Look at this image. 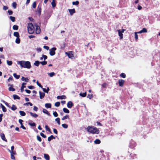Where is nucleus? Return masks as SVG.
<instances>
[{
  "instance_id": "f257e3e1",
  "label": "nucleus",
  "mask_w": 160,
  "mask_h": 160,
  "mask_svg": "<svg viewBox=\"0 0 160 160\" xmlns=\"http://www.w3.org/2000/svg\"><path fill=\"white\" fill-rule=\"evenodd\" d=\"M18 64H19L21 67L28 69H29L31 67L30 62L28 61H21L18 62Z\"/></svg>"
},
{
  "instance_id": "f03ea898",
  "label": "nucleus",
  "mask_w": 160,
  "mask_h": 160,
  "mask_svg": "<svg viewBox=\"0 0 160 160\" xmlns=\"http://www.w3.org/2000/svg\"><path fill=\"white\" fill-rule=\"evenodd\" d=\"M87 129L88 132L92 134H98L99 132V130L93 126H88Z\"/></svg>"
},
{
  "instance_id": "7ed1b4c3",
  "label": "nucleus",
  "mask_w": 160,
  "mask_h": 160,
  "mask_svg": "<svg viewBox=\"0 0 160 160\" xmlns=\"http://www.w3.org/2000/svg\"><path fill=\"white\" fill-rule=\"evenodd\" d=\"M27 28L28 32L30 34L33 33L34 32V27L32 23H29L28 24Z\"/></svg>"
},
{
  "instance_id": "20e7f679",
  "label": "nucleus",
  "mask_w": 160,
  "mask_h": 160,
  "mask_svg": "<svg viewBox=\"0 0 160 160\" xmlns=\"http://www.w3.org/2000/svg\"><path fill=\"white\" fill-rule=\"evenodd\" d=\"M34 26L36 27L35 32L37 34H39L41 32V29L40 27L37 25V23H35L34 24Z\"/></svg>"
},
{
  "instance_id": "39448f33",
  "label": "nucleus",
  "mask_w": 160,
  "mask_h": 160,
  "mask_svg": "<svg viewBox=\"0 0 160 160\" xmlns=\"http://www.w3.org/2000/svg\"><path fill=\"white\" fill-rule=\"evenodd\" d=\"M57 48H56L54 47L52 48L49 50V54L51 56H53L55 55L56 52L55 51L56 50Z\"/></svg>"
},
{
  "instance_id": "423d86ee",
  "label": "nucleus",
  "mask_w": 160,
  "mask_h": 160,
  "mask_svg": "<svg viewBox=\"0 0 160 160\" xmlns=\"http://www.w3.org/2000/svg\"><path fill=\"white\" fill-rule=\"evenodd\" d=\"M65 54L68 56L69 58H72L74 57L73 52L72 51L66 52Z\"/></svg>"
},
{
  "instance_id": "0eeeda50",
  "label": "nucleus",
  "mask_w": 160,
  "mask_h": 160,
  "mask_svg": "<svg viewBox=\"0 0 160 160\" xmlns=\"http://www.w3.org/2000/svg\"><path fill=\"white\" fill-rule=\"evenodd\" d=\"M42 5L41 4H39L38 5L37 8V12H38V14L40 15L41 14V8Z\"/></svg>"
},
{
  "instance_id": "6e6552de",
  "label": "nucleus",
  "mask_w": 160,
  "mask_h": 160,
  "mask_svg": "<svg viewBox=\"0 0 160 160\" xmlns=\"http://www.w3.org/2000/svg\"><path fill=\"white\" fill-rule=\"evenodd\" d=\"M124 82L125 81L124 80L122 79H119L118 80V83L119 86L121 87H122L123 86V84Z\"/></svg>"
},
{
  "instance_id": "1a4fd4ad",
  "label": "nucleus",
  "mask_w": 160,
  "mask_h": 160,
  "mask_svg": "<svg viewBox=\"0 0 160 160\" xmlns=\"http://www.w3.org/2000/svg\"><path fill=\"white\" fill-rule=\"evenodd\" d=\"M0 136L2 139L5 142H7V140L6 139L5 135L3 133H1Z\"/></svg>"
},
{
  "instance_id": "9d476101",
  "label": "nucleus",
  "mask_w": 160,
  "mask_h": 160,
  "mask_svg": "<svg viewBox=\"0 0 160 160\" xmlns=\"http://www.w3.org/2000/svg\"><path fill=\"white\" fill-rule=\"evenodd\" d=\"M117 31L118 32V35L120 37V39H122L123 38V34L121 32V30H118Z\"/></svg>"
},
{
  "instance_id": "9b49d317",
  "label": "nucleus",
  "mask_w": 160,
  "mask_h": 160,
  "mask_svg": "<svg viewBox=\"0 0 160 160\" xmlns=\"http://www.w3.org/2000/svg\"><path fill=\"white\" fill-rule=\"evenodd\" d=\"M69 12L70 15H72L75 12V9H70L68 10Z\"/></svg>"
},
{
  "instance_id": "f8f14e48",
  "label": "nucleus",
  "mask_w": 160,
  "mask_h": 160,
  "mask_svg": "<svg viewBox=\"0 0 160 160\" xmlns=\"http://www.w3.org/2000/svg\"><path fill=\"white\" fill-rule=\"evenodd\" d=\"M9 86H10L8 88V90L9 91H15V89L14 88H12V87H13V85L10 84H9L8 85Z\"/></svg>"
},
{
  "instance_id": "ddd939ff",
  "label": "nucleus",
  "mask_w": 160,
  "mask_h": 160,
  "mask_svg": "<svg viewBox=\"0 0 160 160\" xmlns=\"http://www.w3.org/2000/svg\"><path fill=\"white\" fill-rule=\"evenodd\" d=\"M73 106L72 103L71 101H69L67 103V107L69 108H71Z\"/></svg>"
},
{
  "instance_id": "4468645a",
  "label": "nucleus",
  "mask_w": 160,
  "mask_h": 160,
  "mask_svg": "<svg viewBox=\"0 0 160 160\" xmlns=\"http://www.w3.org/2000/svg\"><path fill=\"white\" fill-rule=\"evenodd\" d=\"M40 98V99L43 98L45 96V93L44 92H42L40 91L39 92Z\"/></svg>"
},
{
  "instance_id": "2eb2a0df",
  "label": "nucleus",
  "mask_w": 160,
  "mask_h": 160,
  "mask_svg": "<svg viewBox=\"0 0 160 160\" xmlns=\"http://www.w3.org/2000/svg\"><path fill=\"white\" fill-rule=\"evenodd\" d=\"M147 30L145 28H143L142 30L139 31L138 33H141L143 32H147Z\"/></svg>"
},
{
  "instance_id": "dca6fc26",
  "label": "nucleus",
  "mask_w": 160,
  "mask_h": 160,
  "mask_svg": "<svg viewBox=\"0 0 160 160\" xmlns=\"http://www.w3.org/2000/svg\"><path fill=\"white\" fill-rule=\"evenodd\" d=\"M66 98V97L64 95H62L61 96H58L57 97V98L58 99H65Z\"/></svg>"
},
{
  "instance_id": "f3484780",
  "label": "nucleus",
  "mask_w": 160,
  "mask_h": 160,
  "mask_svg": "<svg viewBox=\"0 0 160 160\" xmlns=\"http://www.w3.org/2000/svg\"><path fill=\"white\" fill-rule=\"evenodd\" d=\"M44 158L46 160H49L50 157L48 154H44Z\"/></svg>"
},
{
  "instance_id": "a211bd4d",
  "label": "nucleus",
  "mask_w": 160,
  "mask_h": 160,
  "mask_svg": "<svg viewBox=\"0 0 160 160\" xmlns=\"http://www.w3.org/2000/svg\"><path fill=\"white\" fill-rule=\"evenodd\" d=\"M0 105L1 106L3 111L4 112H6L7 109L6 108L2 103H1Z\"/></svg>"
},
{
  "instance_id": "6ab92c4d",
  "label": "nucleus",
  "mask_w": 160,
  "mask_h": 160,
  "mask_svg": "<svg viewBox=\"0 0 160 160\" xmlns=\"http://www.w3.org/2000/svg\"><path fill=\"white\" fill-rule=\"evenodd\" d=\"M29 113L32 116L35 118L37 117L38 116V115L37 114L35 113H33L32 112H30Z\"/></svg>"
},
{
  "instance_id": "aec40b11",
  "label": "nucleus",
  "mask_w": 160,
  "mask_h": 160,
  "mask_svg": "<svg viewBox=\"0 0 160 160\" xmlns=\"http://www.w3.org/2000/svg\"><path fill=\"white\" fill-rule=\"evenodd\" d=\"M55 138L53 135H52L50 137H49L48 138V141H50L51 140L53 139H55Z\"/></svg>"
},
{
  "instance_id": "412c9836",
  "label": "nucleus",
  "mask_w": 160,
  "mask_h": 160,
  "mask_svg": "<svg viewBox=\"0 0 160 160\" xmlns=\"http://www.w3.org/2000/svg\"><path fill=\"white\" fill-rule=\"evenodd\" d=\"M13 35L17 38L19 37V34L18 32H14L13 33Z\"/></svg>"
},
{
  "instance_id": "4be33fe9",
  "label": "nucleus",
  "mask_w": 160,
  "mask_h": 160,
  "mask_svg": "<svg viewBox=\"0 0 160 160\" xmlns=\"http://www.w3.org/2000/svg\"><path fill=\"white\" fill-rule=\"evenodd\" d=\"M8 151L10 152L11 154L12 155H16V151H10L9 149H8Z\"/></svg>"
},
{
  "instance_id": "5701e85b",
  "label": "nucleus",
  "mask_w": 160,
  "mask_h": 160,
  "mask_svg": "<svg viewBox=\"0 0 160 160\" xmlns=\"http://www.w3.org/2000/svg\"><path fill=\"white\" fill-rule=\"evenodd\" d=\"M45 107L47 108H51V104L50 103H46L45 104Z\"/></svg>"
},
{
  "instance_id": "b1692460",
  "label": "nucleus",
  "mask_w": 160,
  "mask_h": 160,
  "mask_svg": "<svg viewBox=\"0 0 160 160\" xmlns=\"http://www.w3.org/2000/svg\"><path fill=\"white\" fill-rule=\"evenodd\" d=\"M20 115L22 116H25L26 115L25 113L23 111H20L19 112Z\"/></svg>"
},
{
  "instance_id": "393cba45",
  "label": "nucleus",
  "mask_w": 160,
  "mask_h": 160,
  "mask_svg": "<svg viewBox=\"0 0 160 160\" xmlns=\"http://www.w3.org/2000/svg\"><path fill=\"white\" fill-rule=\"evenodd\" d=\"M21 80L23 81H24L25 82H28V78H25L23 77H22L21 78Z\"/></svg>"
},
{
  "instance_id": "a878e982",
  "label": "nucleus",
  "mask_w": 160,
  "mask_h": 160,
  "mask_svg": "<svg viewBox=\"0 0 160 160\" xmlns=\"http://www.w3.org/2000/svg\"><path fill=\"white\" fill-rule=\"evenodd\" d=\"M51 4L52 7L54 8L56 6V4L55 3V0H52V2L51 3Z\"/></svg>"
},
{
  "instance_id": "bb28decb",
  "label": "nucleus",
  "mask_w": 160,
  "mask_h": 160,
  "mask_svg": "<svg viewBox=\"0 0 160 160\" xmlns=\"http://www.w3.org/2000/svg\"><path fill=\"white\" fill-rule=\"evenodd\" d=\"M13 98L14 99H20V98L18 95L16 94H14L13 95Z\"/></svg>"
},
{
  "instance_id": "cd10ccee",
  "label": "nucleus",
  "mask_w": 160,
  "mask_h": 160,
  "mask_svg": "<svg viewBox=\"0 0 160 160\" xmlns=\"http://www.w3.org/2000/svg\"><path fill=\"white\" fill-rule=\"evenodd\" d=\"M9 18L12 22H15V17L11 16L9 17Z\"/></svg>"
},
{
  "instance_id": "c85d7f7f",
  "label": "nucleus",
  "mask_w": 160,
  "mask_h": 160,
  "mask_svg": "<svg viewBox=\"0 0 160 160\" xmlns=\"http://www.w3.org/2000/svg\"><path fill=\"white\" fill-rule=\"evenodd\" d=\"M15 42L18 44H19L20 42V39L19 38V37L17 38Z\"/></svg>"
},
{
  "instance_id": "c756f323",
  "label": "nucleus",
  "mask_w": 160,
  "mask_h": 160,
  "mask_svg": "<svg viewBox=\"0 0 160 160\" xmlns=\"http://www.w3.org/2000/svg\"><path fill=\"white\" fill-rule=\"evenodd\" d=\"M42 88L43 90V91L47 93H48V91L49 90V89L48 88H47V89H46V88Z\"/></svg>"
},
{
  "instance_id": "7c9ffc66",
  "label": "nucleus",
  "mask_w": 160,
  "mask_h": 160,
  "mask_svg": "<svg viewBox=\"0 0 160 160\" xmlns=\"http://www.w3.org/2000/svg\"><path fill=\"white\" fill-rule=\"evenodd\" d=\"M12 28L14 30H17L18 29V26L17 25H14L13 26Z\"/></svg>"
},
{
  "instance_id": "2f4dec72",
  "label": "nucleus",
  "mask_w": 160,
  "mask_h": 160,
  "mask_svg": "<svg viewBox=\"0 0 160 160\" xmlns=\"http://www.w3.org/2000/svg\"><path fill=\"white\" fill-rule=\"evenodd\" d=\"M42 112L43 113L46 114L48 115H49V113L48 111L45 109H43L42 110Z\"/></svg>"
},
{
  "instance_id": "473e14b6",
  "label": "nucleus",
  "mask_w": 160,
  "mask_h": 160,
  "mask_svg": "<svg viewBox=\"0 0 160 160\" xmlns=\"http://www.w3.org/2000/svg\"><path fill=\"white\" fill-rule=\"evenodd\" d=\"M40 63V62L38 61H36L34 63V65L37 66H38Z\"/></svg>"
},
{
  "instance_id": "72a5a7b5",
  "label": "nucleus",
  "mask_w": 160,
  "mask_h": 160,
  "mask_svg": "<svg viewBox=\"0 0 160 160\" xmlns=\"http://www.w3.org/2000/svg\"><path fill=\"white\" fill-rule=\"evenodd\" d=\"M63 111L65 113H69V110L66 108H64L63 109Z\"/></svg>"
},
{
  "instance_id": "f704fd0d",
  "label": "nucleus",
  "mask_w": 160,
  "mask_h": 160,
  "mask_svg": "<svg viewBox=\"0 0 160 160\" xmlns=\"http://www.w3.org/2000/svg\"><path fill=\"white\" fill-rule=\"evenodd\" d=\"M69 117L68 115H66L65 116L63 117L62 118V120H64L67 119H69Z\"/></svg>"
},
{
  "instance_id": "c9c22d12",
  "label": "nucleus",
  "mask_w": 160,
  "mask_h": 160,
  "mask_svg": "<svg viewBox=\"0 0 160 160\" xmlns=\"http://www.w3.org/2000/svg\"><path fill=\"white\" fill-rule=\"evenodd\" d=\"M79 95L83 97H85L86 95V92H84V93H80V94H79Z\"/></svg>"
},
{
  "instance_id": "e433bc0d",
  "label": "nucleus",
  "mask_w": 160,
  "mask_h": 160,
  "mask_svg": "<svg viewBox=\"0 0 160 160\" xmlns=\"http://www.w3.org/2000/svg\"><path fill=\"white\" fill-rule=\"evenodd\" d=\"M94 142L96 144H99L101 142L100 140L98 139H96L94 141Z\"/></svg>"
},
{
  "instance_id": "4c0bfd02",
  "label": "nucleus",
  "mask_w": 160,
  "mask_h": 160,
  "mask_svg": "<svg viewBox=\"0 0 160 160\" xmlns=\"http://www.w3.org/2000/svg\"><path fill=\"white\" fill-rule=\"evenodd\" d=\"M79 3V2L78 1H77L76 2H72V4L73 5H78Z\"/></svg>"
},
{
  "instance_id": "58836bf2",
  "label": "nucleus",
  "mask_w": 160,
  "mask_h": 160,
  "mask_svg": "<svg viewBox=\"0 0 160 160\" xmlns=\"http://www.w3.org/2000/svg\"><path fill=\"white\" fill-rule=\"evenodd\" d=\"M11 108L12 110L14 111L17 109V108L14 105H12Z\"/></svg>"
},
{
  "instance_id": "ea45409f",
  "label": "nucleus",
  "mask_w": 160,
  "mask_h": 160,
  "mask_svg": "<svg viewBox=\"0 0 160 160\" xmlns=\"http://www.w3.org/2000/svg\"><path fill=\"white\" fill-rule=\"evenodd\" d=\"M55 120V121L57 122L58 124L59 125H60V118H56Z\"/></svg>"
},
{
  "instance_id": "a19ab883",
  "label": "nucleus",
  "mask_w": 160,
  "mask_h": 160,
  "mask_svg": "<svg viewBox=\"0 0 160 160\" xmlns=\"http://www.w3.org/2000/svg\"><path fill=\"white\" fill-rule=\"evenodd\" d=\"M14 77L17 79H18L20 78V75H17L16 73H14L13 74Z\"/></svg>"
},
{
  "instance_id": "79ce46f5",
  "label": "nucleus",
  "mask_w": 160,
  "mask_h": 160,
  "mask_svg": "<svg viewBox=\"0 0 160 160\" xmlns=\"http://www.w3.org/2000/svg\"><path fill=\"white\" fill-rule=\"evenodd\" d=\"M62 126L64 128H67L68 127V125L66 124H63Z\"/></svg>"
},
{
  "instance_id": "37998d69",
  "label": "nucleus",
  "mask_w": 160,
  "mask_h": 160,
  "mask_svg": "<svg viewBox=\"0 0 160 160\" xmlns=\"http://www.w3.org/2000/svg\"><path fill=\"white\" fill-rule=\"evenodd\" d=\"M17 3L16 2H14L12 3V6L15 9L17 7Z\"/></svg>"
},
{
  "instance_id": "c03bdc74",
  "label": "nucleus",
  "mask_w": 160,
  "mask_h": 160,
  "mask_svg": "<svg viewBox=\"0 0 160 160\" xmlns=\"http://www.w3.org/2000/svg\"><path fill=\"white\" fill-rule=\"evenodd\" d=\"M47 62L46 61H44L42 62H40V63L42 64V65H45L47 64Z\"/></svg>"
},
{
  "instance_id": "a18cd8bd",
  "label": "nucleus",
  "mask_w": 160,
  "mask_h": 160,
  "mask_svg": "<svg viewBox=\"0 0 160 160\" xmlns=\"http://www.w3.org/2000/svg\"><path fill=\"white\" fill-rule=\"evenodd\" d=\"M7 64L8 65L10 66V65H11L12 64V62L11 61L7 60Z\"/></svg>"
},
{
  "instance_id": "49530a36",
  "label": "nucleus",
  "mask_w": 160,
  "mask_h": 160,
  "mask_svg": "<svg viewBox=\"0 0 160 160\" xmlns=\"http://www.w3.org/2000/svg\"><path fill=\"white\" fill-rule=\"evenodd\" d=\"M48 74L50 77H52L54 75H55V73L54 72H52L51 73H48Z\"/></svg>"
},
{
  "instance_id": "de8ad7c7",
  "label": "nucleus",
  "mask_w": 160,
  "mask_h": 160,
  "mask_svg": "<svg viewBox=\"0 0 160 160\" xmlns=\"http://www.w3.org/2000/svg\"><path fill=\"white\" fill-rule=\"evenodd\" d=\"M36 2H33L32 5V8H36Z\"/></svg>"
},
{
  "instance_id": "09e8293b",
  "label": "nucleus",
  "mask_w": 160,
  "mask_h": 160,
  "mask_svg": "<svg viewBox=\"0 0 160 160\" xmlns=\"http://www.w3.org/2000/svg\"><path fill=\"white\" fill-rule=\"evenodd\" d=\"M87 97L89 99H91L92 97V94H89L88 95Z\"/></svg>"
},
{
  "instance_id": "8fccbe9b",
  "label": "nucleus",
  "mask_w": 160,
  "mask_h": 160,
  "mask_svg": "<svg viewBox=\"0 0 160 160\" xmlns=\"http://www.w3.org/2000/svg\"><path fill=\"white\" fill-rule=\"evenodd\" d=\"M29 105L30 106H32V104L30 102H27L24 104V105H26V106H28Z\"/></svg>"
},
{
  "instance_id": "3c124183",
  "label": "nucleus",
  "mask_w": 160,
  "mask_h": 160,
  "mask_svg": "<svg viewBox=\"0 0 160 160\" xmlns=\"http://www.w3.org/2000/svg\"><path fill=\"white\" fill-rule=\"evenodd\" d=\"M37 140L39 142H41L42 141V139L41 137L38 135L37 136Z\"/></svg>"
},
{
  "instance_id": "603ef678",
  "label": "nucleus",
  "mask_w": 160,
  "mask_h": 160,
  "mask_svg": "<svg viewBox=\"0 0 160 160\" xmlns=\"http://www.w3.org/2000/svg\"><path fill=\"white\" fill-rule=\"evenodd\" d=\"M120 76L123 78H125L126 77V75L125 73H122L120 75Z\"/></svg>"
},
{
  "instance_id": "864d4df0",
  "label": "nucleus",
  "mask_w": 160,
  "mask_h": 160,
  "mask_svg": "<svg viewBox=\"0 0 160 160\" xmlns=\"http://www.w3.org/2000/svg\"><path fill=\"white\" fill-rule=\"evenodd\" d=\"M60 105V103L59 102H57L55 103V106L56 107H59Z\"/></svg>"
},
{
  "instance_id": "5fc2aeb1",
  "label": "nucleus",
  "mask_w": 160,
  "mask_h": 160,
  "mask_svg": "<svg viewBox=\"0 0 160 160\" xmlns=\"http://www.w3.org/2000/svg\"><path fill=\"white\" fill-rule=\"evenodd\" d=\"M53 114L55 117H57L58 116V114L55 111L53 113Z\"/></svg>"
},
{
  "instance_id": "6e6d98bb",
  "label": "nucleus",
  "mask_w": 160,
  "mask_h": 160,
  "mask_svg": "<svg viewBox=\"0 0 160 160\" xmlns=\"http://www.w3.org/2000/svg\"><path fill=\"white\" fill-rule=\"evenodd\" d=\"M138 36L137 34V33L135 32V39L136 40H138Z\"/></svg>"
},
{
  "instance_id": "4d7b16f0",
  "label": "nucleus",
  "mask_w": 160,
  "mask_h": 160,
  "mask_svg": "<svg viewBox=\"0 0 160 160\" xmlns=\"http://www.w3.org/2000/svg\"><path fill=\"white\" fill-rule=\"evenodd\" d=\"M40 135L43 138H46V136L42 132L40 133Z\"/></svg>"
},
{
  "instance_id": "13d9d810",
  "label": "nucleus",
  "mask_w": 160,
  "mask_h": 160,
  "mask_svg": "<svg viewBox=\"0 0 160 160\" xmlns=\"http://www.w3.org/2000/svg\"><path fill=\"white\" fill-rule=\"evenodd\" d=\"M45 128L46 130H47L49 132L50 131V129L48 126L46 125L45 126Z\"/></svg>"
},
{
  "instance_id": "bf43d9fd",
  "label": "nucleus",
  "mask_w": 160,
  "mask_h": 160,
  "mask_svg": "<svg viewBox=\"0 0 160 160\" xmlns=\"http://www.w3.org/2000/svg\"><path fill=\"white\" fill-rule=\"evenodd\" d=\"M33 110L35 111H37L38 110V108L36 106H34L33 107Z\"/></svg>"
},
{
  "instance_id": "052dcab7",
  "label": "nucleus",
  "mask_w": 160,
  "mask_h": 160,
  "mask_svg": "<svg viewBox=\"0 0 160 160\" xmlns=\"http://www.w3.org/2000/svg\"><path fill=\"white\" fill-rule=\"evenodd\" d=\"M11 158L12 159L15 160V159L14 155H12V154H11Z\"/></svg>"
},
{
  "instance_id": "680f3d73",
  "label": "nucleus",
  "mask_w": 160,
  "mask_h": 160,
  "mask_svg": "<svg viewBox=\"0 0 160 160\" xmlns=\"http://www.w3.org/2000/svg\"><path fill=\"white\" fill-rule=\"evenodd\" d=\"M29 124L30 126H32V127L35 126H36V124L35 123H34V122L32 123H29Z\"/></svg>"
},
{
  "instance_id": "e2e57ef3",
  "label": "nucleus",
  "mask_w": 160,
  "mask_h": 160,
  "mask_svg": "<svg viewBox=\"0 0 160 160\" xmlns=\"http://www.w3.org/2000/svg\"><path fill=\"white\" fill-rule=\"evenodd\" d=\"M37 84L39 87H40V88H42V86L41 85V84L39 83L38 82V81H37Z\"/></svg>"
},
{
  "instance_id": "0e129e2a",
  "label": "nucleus",
  "mask_w": 160,
  "mask_h": 160,
  "mask_svg": "<svg viewBox=\"0 0 160 160\" xmlns=\"http://www.w3.org/2000/svg\"><path fill=\"white\" fill-rule=\"evenodd\" d=\"M43 48L47 50H48L49 48L48 46H43Z\"/></svg>"
},
{
  "instance_id": "69168bd1",
  "label": "nucleus",
  "mask_w": 160,
  "mask_h": 160,
  "mask_svg": "<svg viewBox=\"0 0 160 160\" xmlns=\"http://www.w3.org/2000/svg\"><path fill=\"white\" fill-rule=\"evenodd\" d=\"M8 14L9 15H12V13H13V12L11 10H9L8 11Z\"/></svg>"
},
{
  "instance_id": "338daca9",
  "label": "nucleus",
  "mask_w": 160,
  "mask_h": 160,
  "mask_svg": "<svg viewBox=\"0 0 160 160\" xmlns=\"http://www.w3.org/2000/svg\"><path fill=\"white\" fill-rule=\"evenodd\" d=\"M3 9L4 10H6L8 9V8L7 6H4L3 7Z\"/></svg>"
},
{
  "instance_id": "774afa93",
  "label": "nucleus",
  "mask_w": 160,
  "mask_h": 160,
  "mask_svg": "<svg viewBox=\"0 0 160 160\" xmlns=\"http://www.w3.org/2000/svg\"><path fill=\"white\" fill-rule=\"evenodd\" d=\"M102 86L103 88H106L107 86V83H103L102 84Z\"/></svg>"
}]
</instances>
